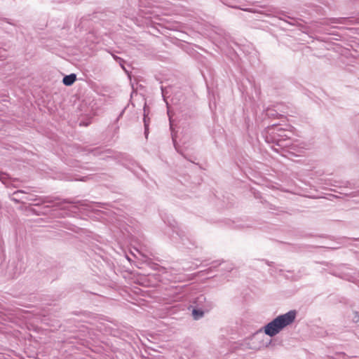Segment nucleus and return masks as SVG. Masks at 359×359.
<instances>
[{
	"label": "nucleus",
	"mask_w": 359,
	"mask_h": 359,
	"mask_svg": "<svg viewBox=\"0 0 359 359\" xmlns=\"http://www.w3.org/2000/svg\"><path fill=\"white\" fill-rule=\"evenodd\" d=\"M296 318V312L290 311L285 314L280 315L264 327L265 333L273 337L279 333L284 327L292 324Z\"/></svg>",
	"instance_id": "obj_1"
},
{
	"label": "nucleus",
	"mask_w": 359,
	"mask_h": 359,
	"mask_svg": "<svg viewBox=\"0 0 359 359\" xmlns=\"http://www.w3.org/2000/svg\"><path fill=\"white\" fill-rule=\"evenodd\" d=\"M76 75L74 74H72L65 76L63 78L62 82L65 86H69L72 85L74 83V81H76Z\"/></svg>",
	"instance_id": "obj_2"
},
{
	"label": "nucleus",
	"mask_w": 359,
	"mask_h": 359,
	"mask_svg": "<svg viewBox=\"0 0 359 359\" xmlns=\"http://www.w3.org/2000/svg\"><path fill=\"white\" fill-rule=\"evenodd\" d=\"M193 316L195 320H198L203 316V312L200 310L194 309L192 311Z\"/></svg>",
	"instance_id": "obj_3"
}]
</instances>
